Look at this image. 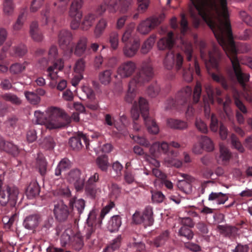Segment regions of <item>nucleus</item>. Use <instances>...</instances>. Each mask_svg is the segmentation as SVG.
Wrapping results in <instances>:
<instances>
[{"label":"nucleus","mask_w":252,"mask_h":252,"mask_svg":"<svg viewBox=\"0 0 252 252\" xmlns=\"http://www.w3.org/2000/svg\"><path fill=\"white\" fill-rule=\"evenodd\" d=\"M198 14H195L190 10L193 24L198 28L203 20L212 31L219 44L230 59L233 70L238 82L245 87L249 81L250 75L242 71L240 62L237 57V51L233 39L232 32L227 5L223 9L218 1L208 0H190Z\"/></svg>","instance_id":"obj_1"},{"label":"nucleus","mask_w":252,"mask_h":252,"mask_svg":"<svg viewBox=\"0 0 252 252\" xmlns=\"http://www.w3.org/2000/svg\"><path fill=\"white\" fill-rule=\"evenodd\" d=\"M198 14H195L190 10L193 24L198 28L203 20L212 31L219 44L230 59L233 70L238 82L245 87L249 81L250 75L242 71L240 62L237 57V51L233 39L232 32L227 5L223 9L218 1L208 0H190Z\"/></svg>","instance_id":"obj_2"},{"label":"nucleus","mask_w":252,"mask_h":252,"mask_svg":"<svg viewBox=\"0 0 252 252\" xmlns=\"http://www.w3.org/2000/svg\"><path fill=\"white\" fill-rule=\"evenodd\" d=\"M37 124L44 125L49 129L61 128L69 122V118L62 109L52 107L48 108L45 114L39 111L34 112Z\"/></svg>","instance_id":"obj_3"},{"label":"nucleus","mask_w":252,"mask_h":252,"mask_svg":"<svg viewBox=\"0 0 252 252\" xmlns=\"http://www.w3.org/2000/svg\"><path fill=\"white\" fill-rule=\"evenodd\" d=\"M174 33L169 32L166 36L160 38L158 42V47L160 50H169L163 61L165 67L168 70L171 69L174 63L177 70L179 69L183 63V57L180 54L175 55L170 51L174 44Z\"/></svg>","instance_id":"obj_4"},{"label":"nucleus","mask_w":252,"mask_h":252,"mask_svg":"<svg viewBox=\"0 0 252 252\" xmlns=\"http://www.w3.org/2000/svg\"><path fill=\"white\" fill-rule=\"evenodd\" d=\"M153 75V69L151 62L149 61L143 62L139 72L129 82L125 100L128 103H132L135 96L137 85H141L149 81Z\"/></svg>","instance_id":"obj_5"},{"label":"nucleus","mask_w":252,"mask_h":252,"mask_svg":"<svg viewBox=\"0 0 252 252\" xmlns=\"http://www.w3.org/2000/svg\"><path fill=\"white\" fill-rule=\"evenodd\" d=\"M206 92L208 97V103H211L213 104L215 99H216L219 104H222L223 111L220 114V116L224 120H228L229 122H233V115L230 109V104L231 103V99L229 96H226L225 100L223 102L222 98L220 96L221 95V91L219 88H214L209 84L205 85Z\"/></svg>","instance_id":"obj_6"},{"label":"nucleus","mask_w":252,"mask_h":252,"mask_svg":"<svg viewBox=\"0 0 252 252\" xmlns=\"http://www.w3.org/2000/svg\"><path fill=\"white\" fill-rule=\"evenodd\" d=\"M180 146L179 143H153L150 151L154 155L156 153V149L158 152H163L167 155L164 160L168 166L179 168L182 165V162L175 158L178 152L175 149L178 148Z\"/></svg>","instance_id":"obj_7"},{"label":"nucleus","mask_w":252,"mask_h":252,"mask_svg":"<svg viewBox=\"0 0 252 252\" xmlns=\"http://www.w3.org/2000/svg\"><path fill=\"white\" fill-rule=\"evenodd\" d=\"M4 177L0 176V204L2 206L9 205L15 207L19 194L18 189L14 185H4Z\"/></svg>","instance_id":"obj_8"},{"label":"nucleus","mask_w":252,"mask_h":252,"mask_svg":"<svg viewBox=\"0 0 252 252\" xmlns=\"http://www.w3.org/2000/svg\"><path fill=\"white\" fill-rule=\"evenodd\" d=\"M200 50L201 59L205 62L206 65L218 69L219 66L218 58L220 52L216 46H213L212 51H209L206 43L204 41H200L198 44Z\"/></svg>","instance_id":"obj_9"},{"label":"nucleus","mask_w":252,"mask_h":252,"mask_svg":"<svg viewBox=\"0 0 252 252\" xmlns=\"http://www.w3.org/2000/svg\"><path fill=\"white\" fill-rule=\"evenodd\" d=\"M192 94V89L187 86L179 91L176 95V99H168L165 102V109H177L178 105H183L190 100Z\"/></svg>","instance_id":"obj_10"},{"label":"nucleus","mask_w":252,"mask_h":252,"mask_svg":"<svg viewBox=\"0 0 252 252\" xmlns=\"http://www.w3.org/2000/svg\"><path fill=\"white\" fill-rule=\"evenodd\" d=\"M140 107L142 112V116L147 131L152 134H157L158 133L159 129L155 120L148 116L149 105L148 101L145 98H141L140 100Z\"/></svg>","instance_id":"obj_11"},{"label":"nucleus","mask_w":252,"mask_h":252,"mask_svg":"<svg viewBox=\"0 0 252 252\" xmlns=\"http://www.w3.org/2000/svg\"><path fill=\"white\" fill-rule=\"evenodd\" d=\"M99 177V174L95 172L89 177L84 184L85 193L91 199H95L101 192L100 188L97 185Z\"/></svg>","instance_id":"obj_12"},{"label":"nucleus","mask_w":252,"mask_h":252,"mask_svg":"<svg viewBox=\"0 0 252 252\" xmlns=\"http://www.w3.org/2000/svg\"><path fill=\"white\" fill-rule=\"evenodd\" d=\"M83 4V0H74L71 4L69 14L72 19L70 23V27L73 30L77 29L81 25L80 24V20L82 17V13L81 9Z\"/></svg>","instance_id":"obj_13"},{"label":"nucleus","mask_w":252,"mask_h":252,"mask_svg":"<svg viewBox=\"0 0 252 252\" xmlns=\"http://www.w3.org/2000/svg\"><path fill=\"white\" fill-rule=\"evenodd\" d=\"M153 208L150 206H147L144 209L143 213L136 212L132 216L133 222L136 224L143 223L145 225H152L154 222Z\"/></svg>","instance_id":"obj_14"},{"label":"nucleus","mask_w":252,"mask_h":252,"mask_svg":"<svg viewBox=\"0 0 252 252\" xmlns=\"http://www.w3.org/2000/svg\"><path fill=\"white\" fill-rule=\"evenodd\" d=\"M115 204L113 202H110L109 204L107 205L105 207L103 208L101 211L100 214L98 218H97V214L95 210H92L87 220V225L96 226H100L102 221L104 218L105 215L107 214L111 209L113 208Z\"/></svg>","instance_id":"obj_15"},{"label":"nucleus","mask_w":252,"mask_h":252,"mask_svg":"<svg viewBox=\"0 0 252 252\" xmlns=\"http://www.w3.org/2000/svg\"><path fill=\"white\" fill-rule=\"evenodd\" d=\"M163 16L151 17L142 21L138 26L137 30L141 33L145 34L160 24Z\"/></svg>","instance_id":"obj_16"},{"label":"nucleus","mask_w":252,"mask_h":252,"mask_svg":"<svg viewBox=\"0 0 252 252\" xmlns=\"http://www.w3.org/2000/svg\"><path fill=\"white\" fill-rule=\"evenodd\" d=\"M81 172L78 169L71 170L67 176V181L73 184L77 191H82L84 187L85 178L81 177Z\"/></svg>","instance_id":"obj_17"},{"label":"nucleus","mask_w":252,"mask_h":252,"mask_svg":"<svg viewBox=\"0 0 252 252\" xmlns=\"http://www.w3.org/2000/svg\"><path fill=\"white\" fill-rule=\"evenodd\" d=\"M54 214L56 219L59 221L66 220L69 212L68 207L65 204L63 199L54 202Z\"/></svg>","instance_id":"obj_18"},{"label":"nucleus","mask_w":252,"mask_h":252,"mask_svg":"<svg viewBox=\"0 0 252 252\" xmlns=\"http://www.w3.org/2000/svg\"><path fill=\"white\" fill-rule=\"evenodd\" d=\"M175 65L176 64L174 63ZM183 64H182V65ZM176 67V69L177 71H179L180 69H182V75L184 80L187 82H190L193 79V72H195V74L199 77L201 76V70L199 65L197 62V61L195 60L193 66L191 67L190 64H189V66L188 68H182V66L181 67L177 70Z\"/></svg>","instance_id":"obj_19"},{"label":"nucleus","mask_w":252,"mask_h":252,"mask_svg":"<svg viewBox=\"0 0 252 252\" xmlns=\"http://www.w3.org/2000/svg\"><path fill=\"white\" fill-rule=\"evenodd\" d=\"M49 64L50 63L54 64L55 67H57L59 69H62L63 67V62L59 58L57 47L55 45L51 46L48 53V60L46 61Z\"/></svg>","instance_id":"obj_20"},{"label":"nucleus","mask_w":252,"mask_h":252,"mask_svg":"<svg viewBox=\"0 0 252 252\" xmlns=\"http://www.w3.org/2000/svg\"><path fill=\"white\" fill-rule=\"evenodd\" d=\"M136 65L132 61H128L122 63L117 69V73L122 78L131 76L135 71Z\"/></svg>","instance_id":"obj_21"},{"label":"nucleus","mask_w":252,"mask_h":252,"mask_svg":"<svg viewBox=\"0 0 252 252\" xmlns=\"http://www.w3.org/2000/svg\"><path fill=\"white\" fill-rule=\"evenodd\" d=\"M73 39L72 33L66 30H61L58 34V42L60 46L63 49L67 48Z\"/></svg>","instance_id":"obj_22"},{"label":"nucleus","mask_w":252,"mask_h":252,"mask_svg":"<svg viewBox=\"0 0 252 252\" xmlns=\"http://www.w3.org/2000/svg\"><path fill=\"white\" fill-rule=\"evenodd\" d=\"M217 229L223 236L229 239L235 238L238 232V228L236 227L228 224L218 225Z\"/></svg>","instance_id":"obj_23"},{"label":"nucleus","mask_w":252,"mask_h":252,"mask_svg":"<svg viewBox=\"0 0 252 252\" xmlns=\"http://www.w3.org/2000/svg\"><path fill=\"white\" fill-rule=\"evenodd\" d=\"M40 221L41 217L39 214H31L25 218L23 225L28 230H34L38 225Z\"/></svg>","instance_id":"obj_24"},{"label":"nucleus","mask_w":252,"mask_h":252,"mask_svg":"<svg viewBox=\"0 0 252 252\" xmlns=\"http://www.w3.org/2000/svg\"><path fill=\"white\" fill-rule=\"evenodd\" d=\"M140 47V43L138 40H134L131 43L125 44L123 47V53L128 58L134 56Z\"/></svg>","instance_id":"obj_25"},{"label":"nucleus","mask_w":252,"mask_h":252,"mask_svg":"<svg viewBox=\"0 0 252 252\" xmlns=\"http://www.w3.org/2000/svg\"><path fill=\"white\" fill-rule=\"evenodd\" d=\"M170 239V233L168 230L162 231L156 237L152 242V245L157 247H161L165 245Z\"/></svg>","instance_id":"obj_26"},{"label":"nucleus","mask_w":252,"mask_h":252,"mask_svg":"<svg viewBox=\"0 0 252 252\" xmlns=\"http://www.w3.org/2000/svg\"><path fill=\"white\" fill-rule=\"evenodd\" d=\"M182 177L184 180L179 182L178 188L186 194H189L192 191V186L190 183L193 180V178L190 176L183 174Z\"/></svg>","instance_id":"obj_27"},{"label":"nucleus","mask_w":252,"mask_h":252,"mask_svg":"<svg viewBox=\"0 0 252 252\" xmlns=\"http://www.w3.org/2000/svg\"><path fill=\"white\" fill-rule=\"evenodd\" d=\"M88 39L85 36L80 37L76 43L74 53L77 56H82L86 52H89V49L87 50Z\"/></svg>","instance_id":"obj_28"},{"label":"nucleus","mask_w":252,"mask_h":252,"mask_svg":"<svg viewBox=\"0 0 252 252\" xmlns=\"http://www.w3.org/2000/svg\"><path fill=\"white\" fill-rule=\"evenodd\" d=\"M30 33L32 39L36 42H40L43 39V35L37 21H32L30 27Z\"/></svg>","instance_id":"obj_29"},{"label":"nucleus","mask_w":252,"mask_h":252,"mask_svg":"<svg viewBox=\"0 0 252 252\" xmlns=\"http://www.w3.org/2000/svg\"><path fill=\"white\" fill-rule=\"evenodd\" d=\"M214 149V143H195L192 148L195 154H201L204 151H212Z\"/></svg>","instance_id":"obj_30"},{"label":"nucleus","mask_w":252,"mask_h":252,"mask_svg":"<svg viewBox=\"0 0 252 252\" xmlns=\"http://www.w3.org/2000/svg\"><path fill=\"white\" fill-rule=\"evenodd\" d=\"M181 49L184 51L188 61H190L192 58L193 47L192 43L188 40L181 38Z\"/></svg>","instance_id":"obj_31"},{"label":"nucleus","mask_w":252,"mask_h":252,"mask_svg":"<svg viewBox=\"0 0 252 252\" xmlns=\"http://www.w3.org/2000/svg\"><path fill=\"white\" fill-rule=\"evenodd\" d=\"M40 191V188L38 184L36 181H33L27 187L26 193L29 199H32L39 195Z\"/></svg>","instance_id":"obj_32"},{"label":"nucleus","mask_w":252,"mask_h":252,"mask_svg":"<svg viewBox=\"0 0 252 252\" xmlns=\"http://www.w3.org/2000/svg\"><path fill=\"white\" fill-rule=\"evenodd\" d=\"M97 18L95 14L90 12L85 15L81 25V28L83 30H87L94 24Z\"/></svg>","instance_id":"obj_33"},{"label":"nucleus","mask_w":252,"mask_h":252,"mask_svg":"<svg viewBox=\"0 0 252 252\" xmlns=\"http://www.w3.org/2000/svg\"><path fill=\"white\" fill-rule=\"evenodd\" d=\"M0 98L15 106L22 104V100L16 94L12 93H5L0 95Z\"/></svg>","instance_id":"obj_34"},{"label":"nucleus","mask_w":252,"mask_h":252,"mask_svg":"<svg viewBox=\"0 0 252 252\" xmlns=\"http://www.w3.org/2000/svg\"><path fill=\"white\" fill-rule=\"evenodd\" d=\"M69 206L73 211H76L77 214L80 215L85 208V201L83 199L76 200L74 198H71L69 201Z\"/></svg>","instance_id":"obj_35"},{"label":"nucleus","mask_w":252,"mask_h":252,"mask_svg":"<svg viewBox=\"0 0 252 252\" xmlns=\"http://www.w3.org/2000/svg\"><path fill=\"white\" fill-rule=\"evenodd\" d=\"M220 158L221 164H227L229 163L231 158V153L223 144V143H220Z\"/></svg>","instance_id":"obj_36"},{"label":"nucleus","mask_w":252,"mask_h":252,"mask_svg":"<svg viewBox=\"0 0 252 252\" xmlns=\"http://www.w3.org/2000/svg\"><path fill=\"white\" fill-rule=\"evenodd\" d=\"M134 26L131 24L126 27V29L122 35V42L125 44L126 43H131L134 40L132 37V32H133Z\"/></svg>","instance_id":"obj_37"},{"label":"nucleus","mask_w":252,"mask_h":252,"mask_svg":"<svg viewBox=\"0 0 252 252\" xmlns=\"http://www.w3.org/2000/svg\"><path fill=\"white\" fill-rule=\"evenodd\" d=\"M43 20H44L45 25L50 22L55 23L56 20L54 17L53 11L51 10L49 4H46L45 9L41 12Z\"/></svg>","instance_id":"obj_38"},{"label":"nucleus","mask_w":252,"mask_h":252,"mask_svg":"<svg viewBox=\"0 0 252 252\" xmlns=\"http://www.w3.org/2000/svg\"><path fill=\"white\" fill-rule=\"evenodd\" d=\"M71 167L70 161L67 158L62 159L59 163L55 170V175L59 176L61 175L62 171L66 170Z\"/></svg>","instance_id":"obj_39"},{"label":"nucleus","mask_w":252,"mask_h":252,"mask_svg":"<svg viewBox=\"0 0 252 252\" xmlns=\"http://www.w3.org/2000/svg\"><path fill=\"white\" fill-rule=\"evenodd\" d=\"M167 124L170 127L176 129L183 130L188 127L187 123L181 120L169 119L167 120Z\"/></svg>","instance_id":"obj_40"},{"label":"nucleus","mask_w":252,"mask_h":252,"mask_svg":"<svg viewBox=\"0 0 252 252\" xmlns=\"http://www.w3.org/2000/svg\"><path fill=\"white\" fill-rule=\"evenodd\" d=\"M228 197L226 194L222 192H211L208 197L210 201H216L218 204H223L227 200Z\"/></svg>","instance_id":"obj_41"},{"label":"nucleus","mask_w":252,"mask_h":252,"mask_svg":"<svg viewBox=\"0 0 252 252\" xmlns=\"http://www.w3.org/2000/svg\"><path fill=\"white\" fill-rule=\"evenodd\" d=\"M95 162L97 166L103 172L107 171L109 163L108 162V157L106 155H103L98 156Z\"/></svg>","instance_id":"obj_42"},{"label":"nucleus","mask_w":252,"mask_h":252,"mask_svg":"<svg viewBox=\"0 0 252 252\" xmlns=\"http://www.w3.org/2000/svg\"><path fill=\"white\" fill-rule=\"evenodd\" d=\"M122 224L121 218L120 216L116 215L111 217L108 222V228L110 231L115 232L118 230Z\"/></svg>","instance_id":"obj_43"},{"label":"nucleus","mask_w":252,"mask_h":252,"mask_svg":"<svg viewBox=\"0 0 252 252\" xmlns=\"http://www.w3.org/2000/svg\"><path fill=\"white\" fill-rule=\"evenodd\" d=\"M36 165L41 175H44L46 172L47 162L44 156L40 153L37 155L36 158Z\"/></svg>","instance_id":"obj_44"},{"label":"nucleus","mask_w":252,"mask_h":252,"mask_svg":"<svg viewBox=\"0 0 252 252\" xmlns=\"http://www.w3.org/2000/svg\"><path fill=\"white\" fill-rule=\"evenodd\" d=\"M25 96L28 102L33 105H38L41 101V98L34 92L25 91Z\"/></svg>","instance_id":"obj_45"},{"label":"nucleus","mask_w":252,"mask_h":252,"mask_svg":"<svg viewBox=\"0 0 252 252\" xmlns=\"http://www.w3.org/2000/svg\"><path fill=\"white\" fill-rule=\"evenodd\" d=\"M28 63L26 62L22 63H15L11 64L9 67L10 72L13 75H17L22 73L26 69Z\"/></svg>","instance_id":"obj_46"},{"label":"nucleus","mask_w":252,"mask_h":252,"mask_svg":"<svg viewBox=\"0 0 252 252\" xmlns=\"http://www.w3.org/2000/svg\"><path fill=\"white\" fill-rule=\"evenodd\" d=\"M107 26V20L102 18L97 22L94 30V34L96 37H100Z\"/></svg>","instance_id":"obj_47"},{"label":"nucleus","mask_w":252,"mask_h":252,"mask_svg":"<svg viewBox=\"0 0 252 252\" xmlns=\"http://www.w3.org/2000/svg\"><path fill=\"white\" fill-rule=\"evenodd\" d=\"M156 37V36L155 34L151 35L142 44L141 49V52L142 54H147L152 48L155 42Z\"/></svg>","instance_id":"obj_48"},{"label":"nucleus","mask_w":252,"mask_h":252,"mask_svg":"<svg viewBox=\"0 0 252 252\" xmlns=\"http://www.w3.org/2000/svg\"><path fill=\"white\" fill-rule=\"evenodd\" d=\"M55 196L62 198H69L71 196V191L68 187H62L54 192Z\"/></svg>","instance_id":"obj_49"},{"label":"nucleus","mask_w":252,"mask_h":252,"mask_svg":"<svg viewBox=\"0 0 252 252\" xmlns=\"http://www.w3.org/2000/svg\"><path fill=\"white\" fill-rule=\"evenodd\" d=\"M240 94L236 89L233 90V98L237 107L243 113H246L247 110L242 101L240 99Z\"/></svg>","instance_id":"obj_50"},{"label":"nucleus","mask_w":252,"mask_h":252,"mask_svg":"<svg viewBox=\"0 0 252 252\" xmlns=\"http://www.w3.org/2000/svg\"><path fill=\"white\" fill-rule=\"evenodd\" d=\"M27 52V48L25 45L21 44L13 48V50L10 52L12 56L21 57Z\"/></svg>","instance_id":"obj_51"},{"label":"nucleus","mask_w":252,"mask_h":252,"mask_svg":"<svg viewBox=\"0 0 252 252\" xmlns=\"http://www.w3.org/2000/svg\"><path fill=\"white\" fill-rule=\"evenodd\" d=\"M112 71L111 70H105L99 74V80L100 83L103 85L109 84L111 80Z\"/></svg>","instance_id":"obj_52"},{"label":"nucleus","mask_w":252,"mask_h":252,"mask_svg":"<svg viewBox=\"0 0 252 252\" xmlns=\"http://www.w3.org/2000/svg\"><path fill=\"white\" fill-rule=\"evenodd\" d=\"M26 19L25 11L20 12L15 23L13 25V29L14 31H20L23 27L24 23Z\"/></svg>","instance_id":"obj_53"},{"label":"nucleus","mask_w":252,"mask_h":252,"mask_svg":"<svg viewBox=\"0 0 252 252\" xmlns=\"http://www.w3.org/2000/svg\"><path fill=\"white\" fill-rule=\"evenodd\" d=\"M109 42L113 50H116L119 43V35L117 32H112L109 34Z\"/></svg>","instance_id":"obj_54"},{"label":"nucleus","mask_w":252,"mask_h":252,"mask_svg":"<svg viewBox=\"0 0 252 252\" xmlns=\"http://www.w3.org/2000/svg\"><path fill=\"white\" fill-rule=\"evenodd\" d=\"M120 121L122 123L121 125H115V127L121 134L126 136L128 133L126 126V125L127 124L126 117L124 115L121 116Z\"/></svg>","instance_id":"obj_55"},{"label":"nucleus","mask_w":252,"mask_h":252,"mask_svg":"<svg viewBox=\"0 0 252 252\" xmlns=\"http://www.w3.org/2000/svg\"><path fill=\"white\" fill-rule=\"evenodd\" d=\"M211 75L213 80L220 83L224 89H228L229 86L227 84V80L220 73L216 74L212 73Z\"/></svg>","instance_id":"obj_56"},{"label":"nucleus","mask_w":252,"mask_h":252,"mask_svg":"<svg viewBox=\"0 0 252 252\" xmlns=\"http://www.w3.org/2000/svg\"><path fill=\"white\" fill-rule=\"evenodd\" d=\"M160 91L159 85L154 82L151 84L147 90V94L151 97H155L157 96Z\"/></svg>","instance_id":"obj_57"},{"label":"nucleus","mask_w":252,"mask_h":252,"mask_svg":"<svg viewBox=\"0 0 252 252\" xmlns=\"http://www.w3.org/2000/svg\"><path fill=\"white\" fill-rule=\"evenodd\" d=\"M141 98H143L140 97L138 102H137L136 101L134 102L131 110V117L134 121L138 120L140 113L142 114L141 108L140 107V100Z\"/></svg>","instance_id":"obj_58"},{"label":"nucleus","mask_w":252,"mask_h":252,"mask_svg":"<svg viewBox=\"0 0 252 252\" xmlns=\"http://www.w3.org/2000/svg\"><path fill=\"white\" fill-rule=\"evenodd\" d=\"M121 236H118L112 241V243L104 249L103 252H112L118 249L121 245Z\"/></svg>","instance_id":"obj_59"},{"label":"nucleus","mask_w":252,"mask_h":252,"mask_svg":"<svg viewBox=\"0 0 252 252\" xmlns=\"http://www.w3.org/2000/svg\"><path fill=\"white\" fill-rule=\"evenodd\" d=\"M15 9V4L14 2L3 1V11L4 13L7 16H11L13 14Z\"/></svg>","instance_id":"obj_60"},{"label":"nucleus","mask_w":252,"mask_h":252,"mask_svg":"<svg viewBox=\"0 0 252 252\" xmlns=\"http://www.w3.org/2000/svg\"><path fill=\"white\" fill-rule=\"evenodd\" d=\"M180 236L184 237L187 240H190L193 238V233L188 227L182 226L179 231Z\"/></svg>","instance_id":"obj_61"},{"label":"nucleus","mask_w":252,"mask_h":252,"mask_svg":"<svg viewBox=\"0 0 252 252\" xmlns=\"http://www.w3.org/2000/svg\"><path fill=\"white\" fill-rule=\"evenodd\" d=\"M96 226L87 225L85 228V235L86 240H89L95 237Z\"/></svg>","instance_id":"obj_62"},{"label":"nucleus","mask_w":252,"mask_h":252,"mask_svg":"<svg viewBox=\"0 0 252 252\" xmlns=\"http://www.w3.org/2000/svg\"><path fill=\"white\" fill-rule=\"evenodd\" d=\"M61 70L62 69H59L57 67H55V65L53 64L49 66L47 68V75L51 80H56L58 77V75L57 74L58 71Z\"/></svg>","instance_id":"obj_63"},{"label":"nucleus","mask_w":252,"mask_h":252,"mask_svg":"<svg viewBox=\"0 0 252 252\" xmlns=\"http://www.w3.org/2000/svg\"><path fill=\"white\" fill-rule=\"evenodd\" d=\"M121 0H109L107 1V7L110 12L114 13L118 10Z\"/></svg>","instance_id":"obj_64"}]
</instances>
